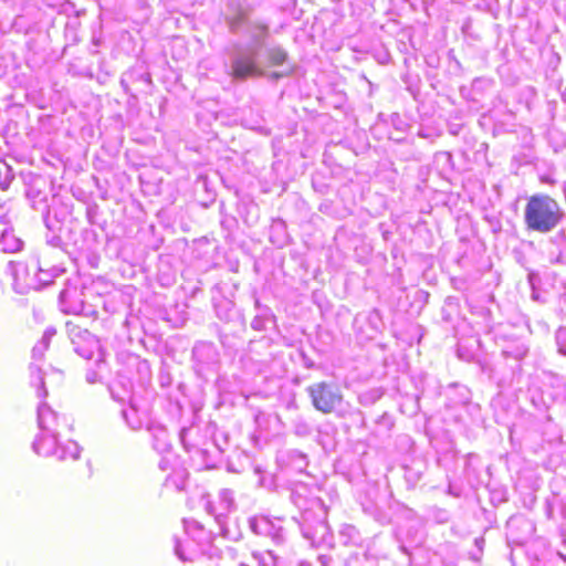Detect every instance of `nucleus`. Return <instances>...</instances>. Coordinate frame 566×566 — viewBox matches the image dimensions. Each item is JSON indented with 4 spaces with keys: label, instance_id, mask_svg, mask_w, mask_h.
<instances>
[{
    "label": "nucleus",
    "instance_id": "1",
    "mask_svg": "<svg viewBox=\"0 0 566 566\" xmlns=\"http://www.w3.org/2000/svg\"><path fill=\"white\" fill-rule=\"evenodd\" d=\"M247 33L249 43L247 45L234 44L230 53L229 74L240 81L264 74L258 64V56L269 36V27L261 22L248 23Z\"/></svg>",
    "mask_w": 566,
    "mask_h": 566
},
{
    "label": "nucleus",
    "instance_id": "2",
    "mask_svg": "<svg viewBox=\"0 0 566 566\" xmlns=\"http://www.w3.org/2000/svg\"><path fill=\"white\" fill-rule=\"evenodd\" d=\"M563 218V211L556 200L547 195L532 196L524 209L527 229L541 233L554 230Z\"/></svg>",
    "mask_w": 566,
    "mask_h": 566
},
{
    "label": "nucleus",
    "instance_id": "3",
    "mask_svg": "<svg viewBox=\"0 0 566 566\" xmlns=\"http://www.w3.org/2000/svg\"><path fill=\"white\" fill-rule=\"evenodd\" d=\"M61 434L62 432L41 431L32 444L33 451L39 455L54 457L60 461L78 459L81 453L78 444L72 439L62 442Z\"/></svg>",
    "mask_w": 566,
    "mask_h": 566
},
{
    "label": "nucleus",
    "instance_id": "4",
    "mask_svg": "<svg viewBox=\"0 0 566 566\" xmlns=\"http://www.w3.org/2000/svg\"><path fill=\"white\" fill-rule=\"evenodd\" d=\"M307 392L314 408L323 413L333 412L343 400L338 386L325 381L311 385Z\"/></svg>",
    "mask_w": 566,
    "mask_h": 566
},
{
    "label": "nucleus",
    "instance_id": "5",
    "mask_svg": "<svg viewBox=\"0 0 566 566\" xmlns=\"http://www.w3.org/2000/svg\"><path fill=\"white\" fill-rule=\"evenodd\" d=\"M38 424L43 432H62L64 429L71 430V424L66 423V418L59 415L46 403L38 407Z\"/></svg>",
    "mask_w": 566,
    "mask_h": 566
},
{
    "label": "nucleus",
    "instance_id": "6",
    "mask_svg": "<svg viewBox=\"0 0 566 566\" xmlns=\"http://www.w3.org/2000/svg\"><path fill=\"white\" fill-rule=\"evenodd\" d=\"M74 350L85 359H92L99 350L98 339L87 331L78 332L72 337Z\"/></svg>",
    "mask_w": 566,
    "mask_h": 566
},
{
    "label": "nucleus",
    "instance_id": "7",
    "mask_svg": "<svg viewBox=\"0 0 566 566\" xmlns=\"http://www.w3.org/2000/svg\"><path fill=\"white\" fill-rule=\"evenodd\" d=\"M22 248V241L12 231L4 230L0 235V252L14 253Z\"/></svg>",
    "mask_w": 566,
    "mask_h": 566
},
{
    "label": "nucleus",
    "instance_id": "8",
    "mask_svg": "<svg viewBox=\"0 0 566 566\" xmlns=\"http://www.w3.org/2000/svg\"><path fill=\"white\" fill-rule=\"evenodd\" d=\"M54 334H55V329H53V328H48L44 332L41 340L38 344H35L32 349L33 359L40 360L43 358L44 353L49 348L51 338L53 337Z\"/></svg>",
    "mask_w": 566,
    "mask_h": 566
},
{
    "label": "nucleus",
    "instance_id": "9",
    "mask_svg": "<svg viewBox=\"0 0 566 566\" xmlns=\"http://www.w3.org/2000/svg\"><path fill=\"white\" fill-rule=\"evenodd\" d=\"M266 54H268L270 65H274V66L282 65L287 59L286 51L280 46H274V48L269 49Z\"/></svg>",
    "mask_w": 566,
    "mask_h": 566
},
{
    "label": "nucleus",
    "instance_id": "10",
    "mask_svg": "<svg viewBox=\"0 0 566 566\" xmlns=\"http://www.w3.org/2000/svg\"><path fill=\"white\" fill-rule=\"evenodd\" d=\"M222 510L230 511L233 507V492L229 489H223L219 493Z\"/></svg>",
    "mask_w": 566,
    "mask_h": 566
},
{
    "label": "nucleus",
    "instance_id": "11",
    "mask_svg": "<svg viewBox=\"0 0 566 566\" xmlns=\"http://www.w3.org/2000/svg\"><path fill=\"white\" fill-rule=\"evenodd\" d=\"M294 432L298 437H307L311 434L312 429L303 418L298 417L294 420Z\"/></svg>",
    "mask_w": 566,
    "mask_h": 566
},
{
    "label": "nucleus",
    "instance_id": "12",
    "mask_svg": "<svg viewBox=\"0 0 566 566\" xmlns=\"http://www.w3.org/2000/svg\"><path fill=\"white\" fill-rule=\"evenodd\" d=\"M244 23H245V15L242 12L228 19L229 28H230L231 32H233V33L239 32L240 28Z\"/></svg>",
    "mask_w": 566,
    "mask_h": 566
},
{
    "label": "nucleus",
    "instance_id": "13",
    "mask_svg": "<svg viewBox=\"0 0 566 566\" xmlns=\"http://www.w3.org/2000/svg\"><path fill=\"white\" fill-rule=\"evenodd\" d=\"M135 410L134 409H130V410H123L122 411V415H123V418L125 419L126 423L133 429V430H138L140 429L142 427V422L138 420V419H135Z\"/></svg>",
    "mask_w": 566,
    "mask_h": 566
},
{
    "label": "nucleus",
    "instance_id": "14",
    "mask_svg": "<svg viewBox=\"0 0 566 566\" xmlns=\"http://www.w3.org/2000/svg\"><path fill=\"white\" fill-rule=\"evenodd\" d=\"M36 379L39 381V390H38V395L39 396H43L45 397L46 396V389L44 387V380H43V376H42V373L40 370V368H36Z\"/></svg>",
    "mask_w": 566,
    "mask_h": 566
},
{
    "label": "nucleus",
    "instance_id": "15",
    "mask_svg": "<svg viewBox=\"0 0 566 566\" xmlns=\"http://www.w3.org/2000/svg\"><path fill=\"white\" fill-rule=\"evenodd\" d=\"M175 553L179 558L185 559L179 542H177L175 545Z\"/></svg>",
    "mask_w": 566,
    "mask_h": 566
},
{
    "label": "nucleus",
    "instance_id": "16",
    "mask_svg": "<svg viewBox=\"0 0 566 566\" xmlns=\"http://www.w3.org/2000/svg\"><path fill=\"white\" fill-rule=\"evenodd\" d=\"M282 76H283V74H282V73H276V72H275V73H273V74H272V77H274V78H280V77H282Z\"/></svg>",
    "mask_w": 566,
    "mask_h": 566
},
{
    "label": "nucleus",
    "instance_id": "17",
    "mask_svg": "<svg viewBox=\"0 0 566 566\" xmlns=\"http://www.w3.org/2000/svg\"><path fill=\"white\" fill-rule=\"evenodd\" d=\"M238 566H247V565H244V564H240V565H238Z\"/></svg>",
    "mask_w": 566,
    "mask_h": 566
}]
</instances>
